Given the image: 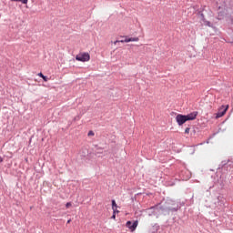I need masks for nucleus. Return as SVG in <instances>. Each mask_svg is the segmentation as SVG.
Wrapping results in <instances>:
<instances>
[{
  "instance_id": "f257e3e1",
  "label": "nucleus",
  "mask_w": 233,
  "mask_h": 233,
  "mask_svg": "<svg viewBox=\"0 0 233 233\" xmlns=\"http://www.w3.org/2000/svg\"><path fill=\"white\" fill-rule=\"evenodd\" d=\"M76 59L80 62H88L90 60L89 53H80L76 56Z\"/></svg>"
},
{
  "instance_id": "f03ea898",
  "label": "nucleus",
  "mask_w": 233,
  "mask_h": 233,
  "mask_svg": "<svg viewBox=\"0 0 233 233\" xmlns=\"http://www.w3.org/2000/svg\"><path fill=\"white\" fill-rule=\"evenodd\" d=\"M176 121H177V125L179 127H181L182 125H184L188 120H187L186 115L177 114V116H176Z\"/></svg>"
},
{
  "instance_id": "7ed1b4c3",
  "label": "nucleus",
  "mask_w": 233,
  "mask_h": 233,
  "mask_svg": "<svg viewBox=\"0 0 233 233\" xmlns=\"http://www.w3.org/2000/svg\"><path fill=\"white\" fill-rule=\"evenodd\" d=\"M139 225V222L136 220L135 222L127 221L126 227L130 229L131 232H134L137 227Z\"/></svg>"
},
{
  "instance_id": "20e7f679",
  "label": "nucleus",
  "mask_w": 233,
  "mask_h": 233,
  "mask_svg": "<svg viewBox=\"0 0 233 233\" xmlns=\"http://www.w3.org/2000/svg\"><path fill=\"white\" fill-rule=\"evenodd\" d=\"M228 109V106H222L220 109H218V112L216 114V118L218 119L221 116H224Z\"/></svg>"
},
{
  "instance_id": "39448f33",
  "label": "nucleus",
  "mask_w": 233,
  "mask_h": 233,
  "mask_svg": "<svg viewBox=\"0 0 233 233\" xmlns=\"http://www.w3.org/2000/svg\"><path fill=\"white\" fill-rule=\"evenodd\" d=\"M130 42H139V37H130L125 36V40H119V43H130Z\"/></svg>"
},
{
  "instance_id": "423d86ee",
  "label": "nucleus",
  "mask_w": 233,
  "mask_h": 233,
  "mask_svg": "<svg viewBox=\"0 0 233 233\" xmlns=\"http://www.w3.org/2000/svg\"><path fill=\"white\" fill-rule=\"evenodd\" d=\"M198 112H193V113H189L188 115H185L187 121L195 120L198 117Z\"/></svg>"
},
{
  "instance_id": "0eeeda50",
  "label": "nucleus",
  "mask_w": 233,
  "mask_h": 233,
  "mask_svg": "<svg viewBox=\"0 0 233 233\" xmlns=\"http://www.w3.org/2000/svg\"><path fill=\"white\" fill-rule=\"evenodd\" d=\"M117 208L116 200H112V209Z\"/></svg>"
},
{
  "instance_id": "6e6552de",
  "label": "nucleus",
  "mask_w": 233,
  "mask_h": 233,
  "mask_svg": "<svg viewBox=\"0 0 233 233\" xmlns=\"http://www.w3.org/2000/svg\"><path fill=\"white\" fill-rule=\"evenodd\" d=\"M18 2L22 3V5H27L28 0H18Z\"/></svg>"
},
{
  "instance_id": "1a4fd4ad",
  "label": "nucleus",
  "mask_w": 233,
  "mask_h": 233,
  "mask_svg": "<svg viewBox=\"0 0 233 233\" xmlns=\"http://www.w3.org/2000/svg\"><path fill=\"white\" fill-rule=\"evenodd\" d=\"M87 136L88 137H94L95 136L94 131L90 130L89 133H87Z\"/></svg>"
},
{
  "instance_id": "9d476101",
  "label": "nucleus",
  "mask_w": 233,
  "mask_h": 233,
  "mask_svg": "<svg viewBox=\"0 0 233 233\" xmlns=\"http://www.w3.org/2000/svg\"><path fill=\"white\" fill-rule=\"evenodd\" d=\"M112 210H113V214H116V213H119L120 211L119 210H117V208H112Z\"/></svg>"
},
{
  "instance_id": "9b49d317",
  "label": "nucleus",
  "mask_w": 233,
  "mask_h": 233,
  "mask_svg": "<svg viewBox=\"0 0 233 233\" xmlns=\"http://www.w3.org/2000/svg\"><path fill=\"white\" fill-rule=\"evenodd\" d=\"M81 117L79 116L74 117V122L79 121Z\"/></svg>"
},
{
  "instance_id": "f8f14e48",
  "label": "nucleus",
  "mask_w": 233,
  "mask_h": 233,
  "mask_svg": "<svg viewBox=\"0 0 233 233\" xmlns=\"http://www.w3.org/2000/svg\"><path fill=\"white\" fill-rule=\"evenodd\" d=\"M189 131H190V128H189V127L186 128V129H185V134H189Z\"/></svg>"
},
{
  "instance_id": "ddd939ff",
  "label": "nucleus",
  "mask_w": 233,
  "mask_h": 233,
  "mask_svg": "<svg viewBox=\"0 0 233 233\" xmlns=\"http://www.w3.org/2000/svg\"><path fill=\"white\" fill-rule=\"evenodd\" d=\"M38 76L41 77V78H44V77H45V76H44L43 73H38Z\"/></svg>"
},
{
  "instance_id": "4468645a",
  "label": "nucleus",
  "mask_w": 233,
  "mask_h": 233,
  "mask_svg": "<svg viewBox=\"0 0 233 233\" xmlns=\"http://www.w3.org/2000/svg\"><path fill=\"white\" fill-rule=\"evenodd\" d=\"M66 207V208H69L71 207V202H67Z\"/></svg>"
},
{
  "instance_id": "2eb2a0df",
  "label": "nucleus",
  "mask_w": 233,
  "mask_h": 233,
  "mask_svg": "<svg viewBox=\"0 0 233 233\" xmlns=\"http://www.w3.org/2000/svg\"><path fill=\"white\" fill-rule=\"evenodd\" d=\"M42 79H44L45 82H48V77L46 76L42 77Z\"/></svg>"
},
{
  "instance_id": "dca6fc26",
  "label": "nucleus",
  "mask_w": 233,
  "mask_h": 233,
  "mask_svg": "<svg viewBox=\"0 0 233 233\" xmlns=\"http://www.w3.org/2000/svg\"><path fill=\"white\" fill-rule=\"evenodd\" d=\"M116 43H120V40L114 41V45H116Z\"/></svg>"
},
{
  "instance_id": "f3484780",
  "label": "nucleus",
  "mask_w": 233,
  "mask_h": 233,
  "mask_svg": "<svg viewBox=\"0 0 233 233\" xmlns=\"http://www.w3.org/2000/svg\"><path fill=\"white\" fill-rule=\"evenodd\" d=\"M111 218L116 219V214H113Z\"/></svg>"
},
{
  "instance_id": "a211bd4d",
  "label": "nucleus",
  "mask_w": 233,
  "mask_h": 233,
  "mask_svg": "<svg viewBox=\"0 0 233 233\" xmlns=\"http://www.w3.org/2000/svg\"><path fill=\"white\" fill-rule=\"evenodd\" d=\"M4 161V158L0 157V163Z\"/></svg>"
},
{
  "instance_id": "6ab92c4d",
  "label": "nucleus",
  "mask_w": 233,
  "mask_h": 233,
  "mask_svg": "<svg viewBox=\"0 0 233 233\" xmlns=\"http://www.w3.org/2000/svg\"><path fill=\"white\" fill-rule=\"evenodd\" d=\"M71 223V219L67 220V224Z\"/></svg>"
}]
</instances>
